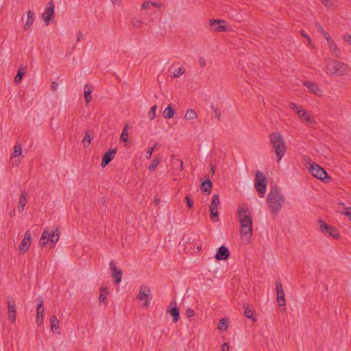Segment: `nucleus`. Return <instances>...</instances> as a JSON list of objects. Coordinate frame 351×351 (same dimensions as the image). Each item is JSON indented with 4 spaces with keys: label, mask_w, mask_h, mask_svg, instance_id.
Segmentation results:
<instances>
[{
    "label": "nucleus",
    "mask_w": 351,
    "mask_h": 351,
    "mask_svg": "<svg viewBox=\"0 0 351 351\" xmlns=\"http://www.w3.org/2000/svg\"><path fill=\"white\" fill-rule=\"evenodd\" d=\"M93 92V88L88 84L84 86V94L86 104H88L92 99L91 93Z\"/></svg>",
    "instance_id": "25"
},
{
    "label": "nucleus",
    "mask_w": 351,
    "mask_h": 351,
    "mask_svg": "<svg viewBox=\"0 0 351 351\" xmlns=\"http://www.w3.org/2000/svg\"><path fill=\"white\" fill-rule=\"evenodd\" d=\"M150 289L147 285H142L137 298L139 300H143V299L147 298L150 295Z\"/></svg>",
    "instance_id": "21"
},
{
    "label": "nucleus",
    "mask_w": 351,
    "mask_h": 351,
    "mask_svg": "<svg viewBox=\"0 0 351 351\" xmlns=\"http://www.w3.org/2000/svg\"><path fill=\"white\" fill-rule=\"evenodd\" d=\"M10 161H11L12 165L14 167H17L21 162V160L19 159H17L16 158H13L12 155L11 156Z\"/></svg>",
    "instance_id": "47"
},
{
    "label": "nucleus",
    "mask_w": 351,
    "mask_h": 351,
    "mask_svg": "<svg viewBox=\"0 0 351 351\" xmlns=\"http://www.w3.org/2000/svg\"><path fill=\"white\" fill-rule=\"evenodd\" d=\"M185 72V69L183 67H179L174 70L173 72V77H178Z\"/></svg>",
    "instance_id": "42"
},
{
    "label": "nucleus",
    "mask_w": 351,
    "mask_h": 351,
    "mask_svg": "<svg viewBox=\"0 0 351 351\" xmlns=\"http://www.w3.org/2000/svg\"><path fill=\"white\" fill-rule=\"evenodd\" d=\"M117 154V148L110 149L106 152L101 158V167L104 168L106 167L115 157Z\"/></svg>",
    "instance_id": "12"
},
{
    "label": "nucleus",
    "mask_w": 351,
    "mask_h": 351,
    "mask_svg": "<svg viewBox=\"0 0 351 351\" xmlns=\"http://www.w3.org/2000/svg\"><path fill=\"white\" fill-rule=\"evenodd\" d=\"M245 311L244 315L248 319H251L253 322L256 321V318L255 317V310L253 307H250L247 304H244L243 306Z\"/></svg>",
    "instance_id": "20"
},
{
    "label": "nucleus",
    "mask_w": 351,
    "mask_h": 351,
    "mask_svg": "<svg viewBox=\"0 0 351 351\" xmlns=\"http://www.w3.org/2000/svg\"><path fill=\"white\" fill-rule=\"evenodd\" d=\"M221 350L222 351H228L229 350V344L228 343H223L221 345Z\"/></svg>",
    "instance_id": "54"
},
{
    "label": "nucleus",
    "mask_w": 351,
    "mask_h": 351,
    "mask_svg": "<svg viewBox=\"0 0 351 351\" xmlns=\"http://www.w3.org/2000/svg\"><path fill=\"white\" fill-rule=\"evenodd\" d=\"M93 136L89 134L88 132L85 133V135L82 139V143L84 147H88L93 140Z\"/></svg>",
    "instance_id": "35"
},
{
    "label": "nucleus",
    "mask_w": 351,
    "mask_h": 351,
    "mask_svg": "<svg viewBox=\"0 0 351 351\" xmlns=\"http://www.w3.org/2000/svg\"><path fill=\"white\" fill-rule=\"evenodd\" d=\"M297 114L299 116L300 119H303L306 121L308 123H311L313 121L311 117L306 113V110L302 108L297 110Z\"/></svg>",
    "instance_id": "29"
},
{
    "label": "nucleus",
    "mask_w": 351,
    "mask_h": 351,
    "mask_svg": "<svg viewBox=\"0 0 351 351\" xmlns=\"http://www.w3.org/2000/svg\"><path fill=\"white\" fill-rule=\"evenodd\" d=\"M155 150V147H150L147 149V151L145 153V158L146 159H150L152 156L153 152Z\"/></svg>",
    "instance_id": "46"
},
{
    "label": "nucleus",
    "mask_w": 351,
    "mask_h": 351,
    "mask_svg": "<svg viewBox=\"0 0 351 351\" xmlns=\"http://www.w3.org/2000/svg\"><path fill=\"white\" fill-rule=\"evenodd\" d=\"M160 162V158H155L153 161L152 162L151 165L148 167V169L150 171H154L156 168L158 167V165Z\"/></svg>",
    "instance_id": "41"
},
{
    "label": "nucleus",
    "mask_w": 351,
    "mask_h": 351,
    "mask_svg": "<svg viewBox=\"0 0 351 351\" xmlns=\"http://www.w3.org/2000/svg\"><path fill=\"white\" fill-rule=\"evenodd\" d=\"M230 256L229 250L224 245L219 247L215 256V258L217 261H225L228 259Z\"/></svg>",
    "instance_id": "16"
},
{
    "label": "nucleus",
    "mask_w": 351,
    "mask_h": 351,
    "mask_svg": "<svg viewBox=\"0 0 351 351\" xmlns=\"http://www.w3.org/2000/svg\"><path fill=\"white\" fill-rule=\"evenodd\" d=\"M199 64L202 68H204L206 66V63L204 58L201 57L199 58Z\"/></svg>",
    "instance_id": "51"
},
{
    "label": "nucleus",
    "mask_w": 351,
    "mask_h": 351,
    "mask_svg": "<svg viewBox=\"0 0 351 351\" xmlns=\"http://www.w3.org/2000/svg\"><path fill=\"white\" fill-rule=\"evenodd\" d=\"M22 154V147L19 143H17L14 147L13 158H16Z\"/></svg>",
    "instance_id": "37"
},
{
    "label": "nucleus",
    "mask_w": 351,
    "mask_h": 351,
    "mask_svg": "<svg viewBox=\"0 0 351 351\" xmlns=\"http://www.w3.org/2000/svg\"><path fill=\"white\" fill-rule=\"evenodd\" d=\"M343 39L351 45V36H350L349 34H345L343 36Z\"/></svg>",
    "instance_id": "55"
},
{
    "label": "nucleus",
    "mask_w": 351,
    "mask_h": 351,
    "mask_svg": "<svg viewBox=\"0 0 351 351\" xmlns=\"http://www.w3.org/2000/svg\"><path fill=\"white\" fill-rule=\"evenodd\" d=\"M155 202H156V204H158L159 203V201H158V200H157V199H155Z\"/></svg>",
    "instance_id": "64"
},
{
    "label": "nucleus",
    "mask_w": 351,
    "mask_h": 351,
    "mask_svg": "<svg viewBox=\"0 0 351 351\" xmlns=\"http://www.w3.org/2000/svg\"><path fill=\"white\" fill-rule=\"evenodd\" d=\"M229 319L227 317H223L220 319L218 324V329L220 330L225 331L228 326Z\"/></svg>",
    "instance_id": "33"
},
{
    "label": "nucleus",
    "mask_w": 351,
    "mask_h": 351,
    "mask_svg": "<svg viewBox=\"0 0 351 351\" xmlns=\"http://www.w3.org/2000/svg\"><path fill=\"white\" fill-rule=\"evenodd\" d=\"M309 165V172L313 176L324 181V182H328L331 180V178L328 175L326 170L319 165L311 161Z\"/></svg>",
    "instance_id": "6"
},
{
    "label": "nucleus",
    "mask_w": 351,
    "mask_h": 351,
    "mask_svg": "<svg viewBox=\"0 0 351 351\" xmlns=\"http://www.w3.org/2000/svg\"><path fill=\"white\" fill-rule=\"evenodd\" d=\"M326 40L330 52L336 57H339L341 52L339 49L337 47L336 43H335L334 40L330 36L326 38Z\"/></svg>",
    "instance_id": "18"
},
{
    "label": "nucleus",
    "mask_w": 351,
    "mask_h": 351,
    "mask_svg": "<svg viewBox=\"0 0 351 351\" xmlns=\"http://www.w3.org/2000/svg\"><path fill=\"white\" fill-rule=\"evenodd\" d=\"M156 109H157V106L156 105H154V106H152V108H150V110L148 112V114H149V117L151 120H153L156 117Z\"/></svg>",
    "instance_id": "43"
},
{
    "label": "nucleus",
    "mask_w": 351,
    "mask_h": 351,
    "mask_svg": "<svg viewBox=\"0 0 351 351\" xmlns=\"http://www.w3.org/2000/svg\"><path fill=\"white\" fill-rule=\"evenodd\" d=\"M167 312L172 316L173 323L178 322L180 319V310L177 307V303L175 300L171 301L167 309Z\"/></svg>",
    "instance_id": "10"
},
{
    "label": "nucleus",
    "mask_w": 351,
    "mask_h": 351,
    "mask_svg": "<svg viewBox=\"0 0 351 351\" xmlns=\"http://www.w3.org/2000/svg\"><path fill=\"white\" fill-rule=\"evenodd\" d=\"M302 35L310 42V38L306 33H305L304 31H302Z\"/></svg>",
    "instance_id": "58"
},
{
    "label": "nucleus",
    "mask_w": 351,
    "mask_h": 351,
    "mask_svg": "<svg viewBox=\"0 0 351 351\" xmlns=\"http://www.w3.org/2000/svg\"><path fill=\"white\" fill-rule=\"evenodd\" d=\"M195 315V312H194V310L191 308H189L186 309V316L188 317H193Z\"/></svg>",
    "instance_id": "49"
},
{
    "label": "nucleus",
    "mask_w": 351,
    "mask_h": 351,
    "mask_svg": "<svg viewBox=\"0 0 351 351\" xmlns=\"http://www.w3.org/2000/svg\"><path fill=\"white\" fill-rule=\"evenodd\" d=\"M256 190L261 194H264L267 190V179L264 174L260 171L256 173V178L254 182Z\"/></svg>",
    "instance_id": "7"
},
{
    "label": "nucleus",
    "mask_w": 351,
    "mask_h": 351,
    "mask_svg": "<svg viewBox=\"0 0 351 351\" xmlns=\"http://www.w3.org/2000/svg\"><path fill=\"white\" fill-rule=\"evenodd\" d=\"M50 324H51V330L53 332H55L58 329H59V320L58 319L57 317L54 315H52L50 317Z\"/></svg>",
    "instance_id": "28"
},
{
    "label": "nucleus",
    "mask_w": 351,
    "mask_h": 351,
    "mask_svg": "<svg viewBox=\"0 0 351 351\" xmlns=\"http://www.w3.org/2000/svg\"><path fill=\"white\" fill-rule=\"evenodd\" d=\"M31 245V235L27 232L25 234V237L21 244L19 245V249L20 251L25 252L28 251L29 246Z\"/></svg>",
    "instance_id": "17"
},
{
    "label": "nucleus",
    "mask_w": 351,
    "mask_h": 351,
    "mask_svg": "<svg viewBox=\"0 0 351 351\" xmlns=\"http://www.w3.org/2000/svg\"><path fill=\"white\" fill-rule=\"evenodd\" d=\"M53 15L54 4L52 1H49V2L47 5L45 12L42 14V18L43 19L46 25H48L49 24V21L51 19V17L53 18Z\"/></svg>",
    "instance_id": "9"
},
{
    "label": "nucleus",
    "mask_w": 351,
    "mask_h": 351,
    "mask_svg": "<svg viewBox=\"0 0 351 351\" xmlns=\"http://www.w3.org/2000/svg\"><path fill=\"white\" fill-rule=\"evenodd\" d=\"M152 147H155V149H158V143H155Z\"/></svg>",
    "instance_id": "62"
},
{
    "label": "nucleus",
    "mask_w": 351,
    "mask_h": 351,
    "mask_svg": "<svg viewBox=\"0 0 351 351\" xmlns=\"http://www.w3.org/2000/svg\"><path fill=\"white\" fill-rule=\"evenodd\" d=\"M151 4H152V1H145L141 6L143 10H147L151 7Z\"/></svg>",
    "instance_id": "50"
},
{
    "label": "nucleus",
    "mask_w": 351,
    "mask_h": 351,
    "mask_svg": "<svg viewBox=\"0 0 351 351\" xmlns=\"http://www.w3.org/2000/svg\"><path fill=\"white\" fill-rule=\"evenodd\" d=\"M35 14L34 12L32 10L27 11V20L25 24L24 28L25 30L29 29L30 26L32 25L34 21Z\"/></svg>",
    "instance_id": "27"
},
{
    "label": "nucleus",
    "mask_w": 351,
    "mask_h": 351,
    "mask_svg": "<svg viewBox=\"0 0 351 351\" xmlns=\"http://www.w3.org/2000/svg\"><path fill=\"white\" fill-rule=\"evenodd\" d=\"M27 69L26 68H19L17 71L16 75L14 78V82L18 84L22 81L23 77L24 76Z\"/></svg>",
    "instance_id": "32"
},
{
    "label": "nucleus",
    "mask_w": 351,
    "mask_h": 351,
    "mask_svg": "<svg viewBox=\"0 0 351 351\" xmlns=\"http://www.w3.org/2000/svg\"><path fill=\"white\" fill-rule=\"evenodd\" d=\"M108 295V289L106 287H101L100 289V294H99V303L100 304L106 303Z\"/></svg>",
    "instance_id": "31"
},
{
    "label": "nucleus",
    "mask_w": 351,
    "mask_h": 351,
    "mask_svg": "<svg viewBox=\"0 0 351 351\" xmlns=\"http://www.w3.org/2000/svg\"><path fill=\"white\" fill-rule=\"evenodd\" d=\"M238 215L241 223V234H243L250 239L252 235V217L251 213L246 205L239 206L238 208Z\"/></svg>",
    "instance_id": "1"
},
{
    "label": "nucleus",
    "mask_w": 351,
    "mask_h": 351,
    "mask_svg": "<svg viewBox=\"0 0 351 351\" xmlns=\"http://www.w3.org/2000/svg\"><path fill=\"white\" fill-rule=\"evenodd\" d=\"M318 223H319V230L322 233L328 234V236H330L334 239L339 238V232L336 228L327 224L322 219H319Z\"/></svg>",
    "instance_id": "8"
},
{
    "label": "nucleus",
    "mask_w": 351,
    "mask_h": 351,
    "mask_svg": "<svg viewBox=\"0 0 351 351\" xmlns=\"http://www.w3.org/2000/svg\"><path fill=\"white\" fill-rule=\"evenodd\" d=\"M270 143L273 151L277 156V161L280 162L287 150V146L281 134L279 132L271 133L270 134Z\"/></svg>",
    "instance_id": "4"
},
{
    "label": "nucleus",
    "mask_w": 351,
    "mask_h": 351,
    "mask_svg": "<svg viewBox=\"0 0 351 351\" xmlns=\"http://www.w3.org/2000/svg\"><path fill=\"white\" fill-rule=\"evenodd\" d=\"M315 27L317 31L326 39V38L330 37L329 34L324 29V27L319 23H315Z\"/></svg>",
    "instance_id": "40"
},
{
    "label": "nucleus",
    "mask_w": 351,
    "mask_h": 351,
    "mask_svg": "<svg viewBox=\"0 0 351 351\" xmlns=\"http://www.w3.org/2000/svg\"><path fill=\"white\" fill-rule=\"evenodd\" d=\"M171 165L175 170H178L179 171H182L183 170L182 160L178 158L175 155L171 156Z\"/></svg>",
    "instance_id": "19"
},
{
    "label": "nucleus",
    "mask_w": 351,
    "mask_h": 351,
    "mask_svg": "<svg viewBox=\"0 0 351 351\" xmlns=\"http://www.w3.org/2000/svg\"><path fill=\"white\" fill-rule=\"evenodd\" d=\"M58 86V82H53L51 83V89H52V90H53V91H55V90L57 89Z\"/></svg>",
    "instance_id": "56"
},
{
    "label": "nucleus",
    "mask_w": 351,
    "mask_h": 351,
    "mask_svg": "<svg viewBox=\"0 0 351 351\" xmlns=\"http://www.w3.org/2000/svg\"><path fill=\"white\" fill-rule=\"evenodd\" d=\"M289 107L292 110H293L296 112H297V110H298L301 108L299 106H298L296 104H295L293 102H291L289 104Z\"/></svg>",
    "instance_id": "48"
},
{
    "label": "nucleus",
    "mask_w": 351,
    "mask_h": 351,
    "mask_svg": "<svg viewBox=\"0 0 351 351\" xmlns=\"http://www.w3.org/2000/svg\"><path fill=\"white\" fill-rule=\"evenodd\" d=\"M212 188L213 182L209 179L204 180L201 184V190L203 193H207L208 194H210Z\"/></svg>",
    "instance_id": "24"
},
{
    "label": "nucleus",
    "mask_w": 351,
    "mask_h": 351,
    "mask_svg": "<svg viewBox=\"0 0 351 351\" xmlns=\"http://www.w3.org/2000/svg\"><path fill=\"white\" fill-rule=\"evenodd\" d=\"M210 219L213 222L218 221H219V213H218L217 208L210 209Z\"/></svg>",
    "instance_id": "39"
},
{
    "label": "nucleus",
    "mask_w": 351,
    "mask_h": 351,
    "mask_svg": "<svg viewBox=\"0 0 351 351\" xmlns=\"http://www.w3.org/2000/svg\"><path fill=\"white\" fill-rule=\"evenodd\" d=\"M142 25V21L140 20H136L133 22V26L136 28H140Z\"/></svg>",
    "instance_id": "52"
},
{
    "label": "nucleus",
    "mask_w": 351,
    "mask_h": 351,
    "mask_svg": "<svg viewBox=\"0 0 351 351\" xmlns=\"http://www.w3.org/2000/svg\"><path fill=\"white\" fill-rule=\"evenodd\" d=\"M27 201V195L25 191H23L21 194L19 202L18 204V210L21 213L23 211Z\"/></svg>",
    "instance_id": "23"
},
{
    "label": "nucleus",
    "mask_w": 351,
    "mask_h": 351,
    "mask_svg": "<svg viewBox=\"0 0 351 351\" xmlns=\"http://www.w3.org/2000/svg\"><path fill=\"white\" fill-rule=\"evenodd\" d=\"M151 6H154V7H160V5H158L155 2H153L152 1V4H151Z\"/></svg>",
    "instance_id": "60"
},
{
    "label": "nucleus",
    "mask_w": 351,
    "mask_h": 351,
    "mask_svg": "<svg viewBox=\"0 0 351 351\" xmlns=\"http://www.w3.org/2000/svg\"><path fill=\"white\" fill-rule=\"evenodd\" d=\"M211 109L213 110V112L215 114V117L219 121L221 119V112L219 110L214 106L213 104L211 105Z\"/></svg>",
    "instance_id": "44"
},
{
    "label": "nucleus",
    "mask_w": 351,
    "mask_h": 351,
    "mask_svg": "<svg viewBox=\"0 0 351 351\" xmlns=\"http://www.w3.org/2000/svg\"><path fill=\"white\" fill-rule=\"evenodd\" d=\"M285 201L284 195L280 193V189L277 186H273L267 195V202L269 204V208L271 213L276 216L282 208V204Z\"/></svg>",
    "instance_id": "2"
},
{
    "label": "nucleus",
    "mask_w": 351,
    "mask_h": 351,
    "mask_svg": "<svg viewBox=\"0 0 351 351\" xmlns=\"http://www.w3.org/2000/svg\"><path fill=\"white\" fill-rule=\"evenodd\" d=\"M110 267L111 269V275L116 284L119 283L122 279V271L117 267L114 261H110Z\"/></svg>",
    "instance_id": "14"
},
{
    "label": "nucleus",
    "mask_w": 351,
    "mask_h": 351,
    "mask_svg": "<svg viewBox=\"0 0 351 351\" xmlns=\"http://www.w3.org/2000/svg\"><path fill=\"white\" fill-rule=\"evenodd\" d=\"M276 288L277 291V300L280 306H285V293L282 289V285L280 282H276Z\"/></svg>",
    "instance_id": "15"
},
{
    "label": "nucleus",
    "mask_w": 351,
    "mask_h": 351,
    "mask_svg": "<svg viewBox=\"0 0 351 351\" xmlns=\"http://www.w3.org/2000/svg\"><path fill=\"white\" fill-rule=\"evenodd\" d=\"M59 234L57 228L51 230L49 228L45 229L39 241V245L43 247L49 242L51 247H53L59 239Z\"/></svg>",
    "instance_id": "5"
},
{
    "label": "nucleus",
    "mask_w": 351,
    "mask_h": 351,
    "mask_svg": "<svg viewBox=\"0 0 351 351\" xmlns=\"http://www.w3.org/2000/svg\"><path fill=\"white\" fill-rule=\"evenodd\" d=\"M304 85L308 88L311 93L314 94H317V91H320L317 84L312 82L306 81L304 82Z\"/></svg>",
    "instance_id": "26"
},
{
    "label": "nucleus",
    "mask_w": 351,
    "mask_h": 351,
    "mask_svg": "<svg viewBox=\"0 0 351 351\" xmlns=\"http://www.w3.org/2000/svg\"><path fill=\"white\" fill-rule=\"evenodd\" d=\"M45 308L43 306V300L37 305V322L38 325L43 322Z\"/></svg>",
    "instance_id": "22"
},
{
    "label": "nucleus",
    "mask_w": 351,
    "mask_h": 351,
    "mask_svg": "<svg viewBox=\"0 0 351 351\" xmlns=\"http://www.w3.org/2000/svg\"><path fill=\"white\" fill-rule=\"evenodd\" d=\"M197 117V114L195 111L193 109L188 110L184 115V119L186 120H192Z\"/></svg>",
    "instance_id": "38"
},
{
    "label": "nucleus",
    "mask_w": 351,
    "mask_h": 351,
    "mask_svg": "<svg viewBox=\"0 0 351 351\" xmlns=\"http://www.w3.org/2000/svg\"><path fill=\"white\" fill-rule=\"evenodd\" d=\"M128 128H129V125L128 124H125L123 128V130H122V132L121 134V137H120L121 141H123L125 143L128 141Z\"/></svg>",
    "instance_id": "34"
},
{
    "label": "nucleus",
    "mask_w": 351,
    "mask_h": 351,
    "mask_svg": "<svg viewBox=\"0 0 351 351\" xmlns=\"http://www.w3.org/2000/svg\"><path fill=\"white\" fill-rule=\"evenodd\" d=\"M148 305H149V302L147 300L143 304V306H148Z\"/></svg>",
    "instance_id": "61"
},
{
    "label": "nucleus",
    "mask_w": 351,
    "mask_h": 351,
    "mask_svg": "<svg viewBox=\"0 0 351 351\" xmlns=\"http://www.w3.org/2000/svg\"><path fill=\"white\" fill-rule=\"evenodd\" d=\"M163 113L164 117L166 119H171L175 114V110L173 109L171 104H169L168 106L165 109Z\"/></svg>",
    "instance_id": "30"
},
{
    "label": "nucleus",
    "mask_w": 351,
    "mask_h": 351,
    "mask_svg": "<svg viewBox=\"0 0 351 351\" xmlns=\"http://www.w3.org/2000/svg\"><path fill=\"white\" fill-rule=\"evenodd\" d=\"M349 67L343 62L328 60L326 62L325 71L330 76H342L348 73Z\"/></svg>",
    "instance_id": "3"
},
{
    "label": "nucleus",
    "mask_w": 351,
    "mask_h": 351,
    "mask_svg": "<svg viewBox=\"0 0 351 351\" xmlns=\"http://www.w3.org/2000/svg\"><path fill=\"white\" fill-rule=\"evenodd\" d=\"M343 214L346 215L351 221V208H348Z\"/></svg>",
    "instance_id": "53"
},
{
    "label": "nucleus",
    "mask_w": 351,
    "mask_h": 351,
    "mask_svg": "<svg viewBox=\"0 0 351 351\" xmlns=\"http://www.w3.org/2000/svg\"><path fill=\"white\" fill-rule=\"evenodd\" d=\"M83 37V34L80 32V31H78L77 34V42H79Z\"/></svg>",
    "instance_id": "57"
},
{
    "label": "nucleus",
    "mask_w": 351,
    "mask_h": 351,
    "mask_svg": "<svg viewBox=\"0 0 351 351\" xmlns=\"http://www.w3.org/2000/svg\"><path fill=\"white\" fill-rule=\"evenodd\" d=\"M185 200L186 202V206L189 207V208H192L193 206V199L191 198V196L190 195H188L186 196L185 197Z\"/></svg>",
    "instance_id": "45"
},
{
    "label": "nucleus",
    "mask_w": 351,
    "mask_h": 351,
    "mask_svg": "<svg viewBox=\"0 0 351 351\" xmlns=\"http://www.w3.org/2000/svg\"><path fill=\"white\" fill-rule=\"evenodd\" d=\"M226 21L222 19H212L210 20V25L213 29L217 32H226L228 27L225 25Z\"/></svg>",
    "instance_id": "13"
},
{
    "label": "nucleus",
    "mask_w": 351,
    "mask_h": 351,
    "mask_svg": "<svg viewBox=\"0 0 351 351\" xmlns=\"http://www.w3.org/2000/svg\"><path fill=\"white\" fill-rule=\"evenodd\" d=\"M321 1H322V2L323 3H324V4H326V2H328V0H321Z\"/></svg>",
    "instance_id": "63"
},
{
    "label": "nucleus",
    "mask_w": 351,
    "mask_h": 351,
    "mask_svg": "<svg viewBox=\"0 0 351 351\" xmlns=\"http://www.w3.org/2000/svg\"><path fill=\"white\" fill-rule=\"evenodd\" d=\"M215 165H210V171H211L213 174L215 173Z\"/></svg>",
    "instance_id": "59"
},
{
    "label": "nucleus",
    "mask_w": 351,
    "mask_h": 351,
    "mask_svg": "<svg viewBox=\"0 0 351 351\" xmlns=\"http://www.w3.org/2000/svg\"><path fill=\"white\" fill-rule=\"evenodd\" d=\"M219 204H220V199H219V195H217V194L214 195L213 197V199H212L210 206V209L217 208Z\"/></svg>",
    "instance_id": "36"
},
{
    "label": "nucleus",
    "mask_w": 351,
    "mask_h": 351,
    "mask_svg": "<svg viewBox=\"0 0 351 351\" xmlns=\"http://www.w3.org/2000/svg\"><path fill=\"white\" fill-rule=\"evenodd\" d=\"M7 304L8 308V319L11 323H14L16 321V304L14 299L8 297L7 298Z\"/></svg>",
    "instance_id": "11"
}]
</instances>
